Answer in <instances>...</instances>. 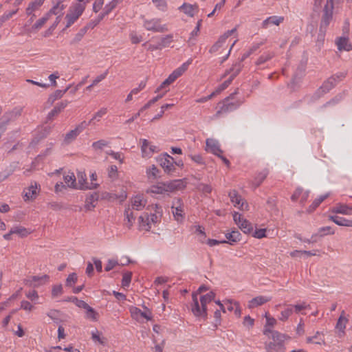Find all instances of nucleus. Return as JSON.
<instances>
[{
    "label": "nucleus",
    "instance_id": "obj_1",
    "mask_svg": "<svg viewBox=\"0 0 352 352\" xmlns=\"http://www.w3.org/2000/svg\"><path fill=\"white\" fill-rule=\"evenodd\" d=\"M263 334L267 336L272 341L265 344L267 352H285V341L290 339V337L285 333L273 329H263Z\"/></svg>",
    "mask_w": 352,
    "mask_h": 352
},
{
    "label": "nucleus",
    "instance_id": "obj_2",
    "mask_svg": "<svg viewBox=\"0 0 352 352\" xmlns=\"http://www.w3.org/2000/svg\"><path fill=\"white\" fill-rule=\"evenodd\" d=\"M237 94V91L230 94L228 97L226 98L223 100L218 103L219 110L214 114V118H218L222 114L227 113L236 109L241 104L240 101L230 102V99L234 98V96Z\"/></svg>",
    "mask_w": 352,
    "mask_h": 352
},
{
    "label": "nucleus",
    "instance_id": "obj_3",
    "mask_svg": "<svg viewBox=\"0 0 352 352\" xmlns=\"http://www.w3.org/2000/svg\"><path fill=\"white\" fill-rule=\"evenodd\" d=\"M333 0H327V3L323 10V15L321 19L320 31L325 32L331 21L333 19Z\"/></svg>",
    "mask_w": 352,
    "mask_h": 352
},
{
    "label": "nucleus",
    "instance_id": "obj_4",
    "mask_svg": "<svg viewBox=\"0 0 352 352\" xmlns=\"http://www.w3.org/2000/svg\"><path fill=\"white\" fill-rule=\"evenodd\" d=\"M85 6L83 4H76L66 14L67 24L65 28L70 27L83 13Z\"/></svg>",
    "mask_w": 352,
    "mask_h": 352
},
{
    "label": "nucleus",
    "instance_id": "obj_5",
    "mask_svg": "<svg viewBox=\"0 0 352 352\" xmlns=\"http://www.w3.org/2000/svg\"><path fill=\"white\" fill-rule=\"evenodd\" d=\"M241 69V64L237 63L233 65V67L229 70L227 71L224 75H227L228 74L232 72L230 78L225 80L222 84H221L217 89L212 93H215V96L220 94L222 91L226 89L232 82L233 79L239 74Z\"/></svg>",
    "mask_w": 352,
    "mask_h": 352
},
{
    "label": "nucleus",
    "instance_id": "obj_6",
    "mask_svg": "<svg viewBox=\"0 0 352 352\" xmlns=\"http://www.w3.org/2000/svg\"><path fill=\"white\" fill-rule=\"evenodd\" d=\"M88 126L89 123H87L86 121H83L79 124H78L74 129L71 130L70 131L67 133L64 138L65 144H69L72 143L74 140L76 139L78 135Z\"/></svg>",
    "mask_w": 352,
    "mask_h": 352
},
{
    "label": "nucleus",
    "instance_id": "obj_7",
    "mask_svg": "<svg viewBox=\"0 0 352 352\" xmlns=\"http://www.w3.org/2000/svg\"><path fill=\"white\" fill-rule=\"evenodd\" d=\"M192 312L196 317H201L206 319L207 318V308L206 307H203L201 304L199 305L197 294L193 293L192 294Z\"/></svg>",
    "mask_w": 352,
    "mask_h": 352
},
{
    "label": "nucleus",
    "instance_id": "obj_8",
    "mask_svg": "<svg viewBox=\"0 0 352 352\" xmlns=\"http://www.w3.org/2000/svg\"><path fill=\"white\" fill-rule=\"evenodd\" d=\"M345 77L344 74L340 75L332 76L324 82L322 85L319 88L318 91L325 94L331 90L336 85L338 80H342Z\"/></svg>",
    "mask_w": 352,
    "mask_h": 352
},
{
    "label": "nucleus",
    "instance_id": "obj_9",
    "mask_svg": "<svg viewBox=\"0 0 352 352\" xmlns=\"http://www.w3.org/2000/svg\"><path fill=\"white\" fill-rule=\"evenodd\" d=\"M144 27L149 31L155 32H164L167 30L166 25H161L160 19H151L146 20L144 23Z\"/></svg>",
    "mask_w": 352,
    "mask_h": 352
},
{
    "label": "nucleus",
    "instance_id": "obj_10",
    "mask_svg": "<svg viewBox=\"0 0 352 352\" xmlns=\"http://www.w3.org/2000/svg\"><path fill=\"white\" fill-rule=\"evenodd\" d=\"M228 196L230 199L231 202L234 204L235 207H237L241 210L248 208V204L243 199H242L241 196L238 193V192L236 190H231L229 192Z\"/></svg>",
    "mask_w": 352,
    "mask_h": 352
},
{
    "label": "nucleus",
    "instance_id": "obj_11",
    "mask_svg": "<svg viewBox=\"0 0 352 352\" xmlns=\"http://www.w3.org/2000/svg\"><path fill=\"white\" fill-rule=\"evenodd\" d=\"M48 275H43L42 276H32L24 280V283L31 287H38L41 285L45 284L49 280Z\"/></svg>",
    "mask_w": 352,
    "mask_h": 352
},
{
    "label": "nucleus",
    "instance_id": "obj_12",
    "mask_svg": "<svg viewBox=\"0 0 352 352\" xmlns=\"http://www.w3.org/2000/svg\"><path fill=\"white\" fill-rule=\"evenodd\" d=\"M160 166L164 168V171L167 173H170L175 170L174 162L175 160L173 157L168 154L159 159Z\"/></svg>",
    "mask_w": 352,
    "mask_h": 352
},
{
    "label": "nucleus",
    "instance_id": "obj_13",
    "mask_svg": "<svg viewBox=\"0 0 352 352\" xmlns=\"http://www.w3.org/2000/svg\"><path fill=\"white\" fill-rule=\"evenodd\" d=\"M236 31V28H234L232 30H228L226 32H225L219 38L218 41L210 47V49L209 50V52L210 54L217 52L223 46V43L226 42V40L230 36L234 34Z\"/></svg>",
    "mask_w": 352,
    "mask_h": 352
},
{
    "label": "nucleus",
    "instance_id": "obj_14",
    "mask_svg": "<svg viewBox=\"0 0 352 352\" xmlns=\"http://www.w3.org/2000/svg\"><path fill=\"white\" fill-rule=\"evenodd\" d=\"M78 182L79 184V188L81 190L96 189L99 186V184L97 183H88L87 182V176L85 172H79L78 173Z\"/></svg>",
    "mask_w": 352,
    "mask_h": 352
},
{
    "label": "nucleus",
    "instance_id": "obj_15",
    "mask_svg": "<svg viewBox=\"0 0 352 352\" xmlns=\"http://www.w3.org/2000/svg\"><path fill=\"white\" fill-rule=\"evenodd\" d=\"M68 102L67 100L61 101L57 103L53 109L47 116V122L52 121L58 115L62 112L65 108L67 106Z\"/></svg>",
    "mask_w": 352,
    "mask_h": 352
},
{
    "label": "nucleus",
    "instance_id": "obj_16",
    "mask_svg": "<svg viewBox=\"0 0 352 352\" xmlns=\"http://www.w3.org/2000/svg\"><path fill=\"white\" fill-rule=\"evenodd\" d=\"M206 150L217 156H220V153H223V151L221 149L219 142L214 139H207L206 142Z\"/></svg>",
    "mask_w": 352,
    "mask_h": 352
},
{
    "label": "nucleus",
    "instance_id": "obj_17",
    "mask_svg": "<svg viewBox=\"0 0 352 352\" xmlns=\"http://www.w3.org/2000/svg\"><path fill=\"white\" fill-rule=\"evenodd\" d=\"M157 148V146L154 145H150V143L147 140H142L141 150L143 157H151L154 153L158 152Z\"/></svg>",
    "mask_w": 352,
    "mask_h": 352
},
{
    "label": "nucleus",
    "instance_id": "obj_18",
    "mask_svg": "<svg viewBox=\"0 0 352 352\" xmlns=\"http://www.w3.org/2000/svg\"><path fill=\"white\" fill-rule=\"evenodd\" d=\"M166 187V191L173 192L175 190H182L185 188L186 185L182 179L173 180L170 182L163 183Z\"/></svg>",
    "mask_w": 352,
    "mask_h": 352
},
{
    "label": "nucleus",
    "instance_id": "obj_19",
    "mask_svg": "<svg viewBox=\"0 0 352 352\" xmlns=\"http://www.w3.org/2000/svg\"><path fill=\"white\" fill-rule=\"evenodd\" d=\"M336 44L339 51H351L352 50V45L349 42V39L346 36H340L336 38Z\"/></svg>",
    "mask_w": 352,
    "mask_h": 352
},
{
    "label": "nucleus",
    "instance_id": "obj_20",
    "mask_svg": "<svg viewBox=\"0 0 352 352\" xmlns=\"http://www.w3.org/2000/svg\"><path fill=\"white\" fill-rule=\"evenodd\" d=\"M335 233L333 229L331 226H326L320 228L318 230V233L313 234L310 240H308V243H314L317 241V237H322L327 234H333Z\"/></svg>",
    "mask_w": 352,
    "mask_h": 352
},
{
    "label": "nucleus",
    "instance_id": "obj_21",
    "mask_svg": "<svg viewBox=\"0 0 352 352\" xmlns=\"http://www.w3.org/2000/svg\"><path fill=\"white\" fill-rule=\"evenodd\" d=\"M99 195L97 192L90 194L85 199V208L87 210H91L96 207V203L98 201Z\"/></svg>",
    "mask_w": 352,
    "mask_h": 352
},
{
    "label": "nucleus",
    "instance_id": "obj_22",
    "mask_svg": "<svg viewBox=\"0 0 352 352\" xmlns=\"http://www.w3.org/2000/svg\"><path fill=\"white\" fill-rule=\"evenodd\" d=\"M285 18L283 16H272L267 18L262 23V28L264 29L267 28L270 24H273L275 25H279L281 23L284 21Z\"/></svg>",
    "mask_w": 352,
    "mask_h": 352
},
{
    "label": "nucleus",
    "instance_id": "obj_23",
    "mask_svg": "<svg viewBox=\"0 0 352 352\" xmlns=\"http://www.w3.org/2000/svg\"><path fill=\"white\" fill-rule=\"evenodd\" d=\"M162 214L158 215L157 214H151L150 216L148 214H145L144 215H142L139 217V220L141 223L145 222L146 226H148V230L151 227L149 226L150 222L153 223H157L159 221V219L161 217Z\"/></svg>",
    "mask_w": 352,
    "mask_h": 352
},
{
    "label": "nucleus",
    "instance_id": "obj_24",
    "mask_svg": "<svg viewBox=\"0 0 352 352\" xmlns=\"http://www.w3.org/2000/svg\"><path fill=\"white\" fill-rule=\"evenodd\" d=\"M271 300V298L266 296H256L249 301L248 307L252 309L257 306H261Z\"/></svg>",
    "mask_w": 352,
    "mask_h": 352
},
{
    "label": "nucleus",
    "instance_id": "obj_25",
    "mask_svg": "<svg viewBox=\"0 0 352 352\" xmlns=\"http://www.w3.org/2000/svg\"><path fill=\"white\" fill-rule=\"evenodd\" d=\"M332 212L352 215V207L346 204H337L331 209Z\"/></svg>",
    "mask_w": 352,
    "mask_h": 352
},
{
    "label": "nucleus",
    "instance_id": "obj_26",
    "mask_svg": "<svg viewBox=\"0 0 352 352\" xmlns=\"http://www.w3.org/2000/svg\"><path fill=\"white\" fill-rule=\"evenodd\" d=\"M37 185L35 183L34 185H31L29 188L25 189L24 190V199L25 201L28 200H34L36 199L37 195Z\"/></svg>",
    "mask_w": 352,
    "mask_h": 352
},
{
    "label": "nucleus",
    "instance_id": "obj_27",
    "mask_svg": "<svg viewBox=\"0 0 352 352\" xmlns=\"http://www.w3.org/2000/svg\"><path fill=\"white\" fill-rule=\"evenodd\" d=\"M45 0H34L32 1L26 8L25 12L27 15H31L32 13L41 8Z\"/></svg>",
    "mask_w": 352,
    "mask_h": 352
},
{
    "label": "nucleus",
    "instance_id": "obj_28",
    "mask_svg": "<svg viewBox=\"0 0 352 352\" xmlns=\"http://www.w3.org/2000/svg\"><path fill=\"white\" fill-rule=\"evenodd\" d=\"M190 62L187 61L182 65L181 67L176 69L170 75V77L175 81L177 78L181 76L188 69Z\"/></svg>",
    "mask_w": 352,
    "mask_h": 352
},
{
    "label": "nucleus",
    "instance_id": "obj_29",
    "mask_svg": "<svg viewBox=\"0 0 352 352\" xmlns=\"http://www.w3.org/2000/svg\"><path fill=\"white\" fill-rule=\"evenodd\" d=\"M329 219L338 226L352 227V220H349L338 216L331 215L329 217Z\"/></svg>",
    "mask_w": 352,
    "mask_h": 352
},
{
    "label": "nucleus",
    "instance_id": "obj_30",
    "mask_svg": "<svg viewBox=\"0 0 352 352\" xmlns=\"http://www.w3.org/2000/svg\"><path fill=\"white\" fill-rule=\"evenodd\" d=\"M198 6L197 4L191 5L184 3L179 9L189 16L192 17L194 16L195 10H198Z\"/></svg>",
    "mask_w": 352,
    "mask_h": 352
},
{
    "label": "nucleus",
    "instance_id": "obj_31",
    "mask_svg": "<svg viewBox=\"0 0 352 352\" xmlns=\"http://www.w3.org/2000/svg\"><path fill=\"white\" fill-rule=\"evenodd\" d=\"M131 203L132 209L140 210L145 206L146 201H144L143 198L141 196H135L132 199Z\"/></svg>",
    "mask_w": 352,
    "mask_h": 352
},
{
    "label": "nucleus",
    "instance_id": "obj_32",
    "mask_svg": "<svg viewBox=\"0 0 352 352\" xmlns=\"http://www.w3.org/2000/svg\"><path fill=\"white\" fill-rule=\"evenodd\" d=\"M241 236V234L238 230H233L230 233L226 234V239L228 240V243H229L230 245H232L233 243L239 241Z\"/></svg>",
    "mask_w": 352,
    "mask_h": 352
},
{
    "label": "nucleus",
    "instance_id": "obj_33",
    "mask_svg": "<svg viewBox=\"0 0 352 352\" xmlns=\"http://www.w3.org/2000/svg\"><path fill=\"white\" fill-rule=\"evenodd\" d=\"M22 108H14L11 111L7 112L3 115L4 119H8L10 122L11 120L15 119L21 115Z\"/></svg>",
    "mask_w": 352,
    "mask_h": 352
},
{
    "label": "nucleus",
    "instance_id": "obj_34",
    "mask_svg": "<svg viewBox=\"0 0 352 352\" xmlns=\"http://www.w3.org/2000/svg\"><path fill=\"white\" fill-rule=\"evenodd\" d=\"M166 187H164V185L162 183L159 185H153L151 186V188L148 189L146 192L151 194H164L166 192Z\"/></svg>",
    "mask_w": 352,
    "mask_h": 352
},
{
    "label": "nucleus",
    "instance_id": "obj_35",
    "mask_svg": "<svg viewBox=\"0 0 352 352\" xmlns=\"http://www.w3.org/2000/svg\"><path fill=\"white\" fill-rule=\"evenodd\" d=\"M215 297V294L213 292H210L206 295L201 296L200 298V303L203 307H206L208 303H210L212 300H214Z\"/></svg>",
    "mask_w": 352,
    "mask_h": 352
},
{
    "label": "nucleus",
    "instance_id": "obj_36",
    "mask_svg": "<svg viewBox=\"0 0 352 352\" xmlns=\"http://www.w3.org/2000/svg\"><path fill=\"white\" fill-rule=\"evenodd\" d=\"M65 6L63 3H60V1L56 2V5L53 6V8L47 13L49 14L50 17L52 14L58 15L60 14L62 10L64 9Z\"/></svg>",
    "mask_w": 352,
    "mask_h": 352
},
{
    "label": "nucleus",
    "instance_id": "obj_37",
    "mask_svg": "<svg viewBox=\"0 0 352 352\" xmlns=\"http://www.w3.org/2000/svg\"><path fill=\"white\" fill-rule=\"evenodd\" d=\"M70 300L76 303V305L80 308H83L87 311L93 312L91 307L84 300H78L76 297H72L69 298Z\"/></svg>",
    "mask_w": 352,
    "mask_h": 352
},
{
    "label": "nucleus",
    "instance_id": "obj_38",
    "mask_svg": "<svg viewBox=\"0 0 352 352\" xmlns=\"http://www.w3.org/2000/svg\"><path fill=\"white\" fill-rule=\"evenodd\" d=\"M274 56L273 52H267L262 54L256 61V65H260L272 59Z\"/></svg>",
    "mask_w": 352,
    "mask_h": 352
},
{
    "label": "nucleus",
    "instance_id": "obj_39",
    "mask_svg": "<svg viewBox=\"0 0 352 352\" xmlns=\"http://www.w3.org/2000/svg\"><path fill=\"white\" fill-rule=\"evenodd\" d=\"M239 227L245 234H250L253 230L252 224L246 219L242 220Z\"/></svg>",
    "mask_w": 352,
    "mask_h": 352
},
{
    "label": "nucleus",
    "instance_id": "obj_40",
    "mask_svg": "<svg viewBox=\"0 0 352 352\" xmlns=\"http://www.w3.org/2000/svg\"><path fill=\"white\" fill-rule=\"evenodd\" d=\"M173 42V36L169 34L161 38V41L158 43L160 49L169 47Z\"/></svg>",
    "mask_w": 352,
    "mask_h": 352
},
{
    "label": "nucleus",
    "instance_id": "obj_41",
    "mask_svg": "<svg viewBox=\"0 0 352 352\" xmlns=\"http://www.w3.org/2000/svg\"><path fill=\"white\" fill-rule=\"evenodd\" d=\"M124 214L126 219H127L126 226L129 228H130L135 221V217H134L133 213L130 208L126 209Z\"/></svg>",
    "mask_w": 352,
    "mask_h": 352
},
{
    "label": "nucleus",
    "instance_id": "obj_42",
    "mask_svg": "<svg viewBox=\"0 0 352 352\" xmlns=\"http://www.w3.org/2000/svg\"><path fill=\"white\" fill-rule=\"evenodd\" d=\"M293 309L292 308V305H289V307L285 309V310L280 312V316L279 317V320L281 321H286L289 317L292 314Z\"/></svg>",
    "mask_w": 352,
    "mask_h": 352
},
{
    "label": "nucleus",
    "instance_id": "obj_43",
    "mask_svg": "<svg viewBox=\"0 0 352 352\" xmlns=\"http://www.w3.org/2000/svg\"><path fill=\"white\" fill-rule=\"evenodd\" d=\"M100 334L97 329L91 333V338L94 342H98L100 344L104 345L106 343L105 338H100Z\"/></svg>",
    "mask_w": 352,
    "mask_h": 352
},
{
    "label": "nucleus",
    "instance_id": "obj_44",
    "mask_svg": "<svg viewBox=\"0 0 352 352\" xmlns=\"http://www.w3.org/2000/svg\"><path fill=\"white\" fill-rule=\"evenodd\" d=\"M319 335H320V332L317 331L315 336H314L312 337H308L307 338V343L312 342V343H314L316 344H325L324 340L318 338Z\"/></svg>",
    "mask_w": 352,
    "mask_h": 352
},
{
    "label": "nucleus",
    "instance_id": "obj_45",
    "mask_svg": "<svg viewBox=\"0 0 352 352\" xmlns=\"http://www.w3.org/2000/svg\"><path fill=\"white\" fill-rule=\"evenodd\" d=\"M107 113V108H102L100 109L98 112H96L93 118L90 120L89 122H87V123H89V125L94 122V120H97L98 121L100 120V118H101L103 116H104Z\"/></svg>",
    "mask_w": 352,
    "mask_h": 352
},
{
    "label": "nucleus",
    "instance_id": "obj_46",
    "mask_svg": "<svg viewBox=\"0 0 352 352\" xmlns=\"http://www.w3.org/2000/svg\"><path fill=\"white\" fill-rule=\"evenodd\" d=\"M266 318V324L264 327V329H272V328L276 324L277 321L276 320L273 318L267 316V314H265Z\"/></svg>",
    "mask_w": 352,
    "mask_h": 352
},
{
    "label": "nucleus",
    "instance_id": "obj_47",
    "mask_svg": "<svg viewBox=\"0 0 352 352\" xmlns=\"http://www.w3.org/2000/svg\"><path fill=\"white\" fill-rule=\"evenodd\" d=\"M132 278V272H126L124 273L122 280V286L123 287H129Z\"/></svg>",
    "mask_w": 352,
    "mask_h": 352
},
{
    "label": "nucleus",
    "instance_id": "obj_48",
    "mask_svg": "<svg viewBox=\"0 0 352 352\" xmlns=\"http://www.w3.org/2000/svg\"><path fill=\"white\" fill-rule=\"evenodd\" d=\"M346 322L347 319L344 318L342 316H340L336 324V329L340 331L342 333H344Z\"/></svg>",
    "mask_w": 352,
    "mask_h": 352
},
{
    "label": "nucleus",
    "instance_id": "obj_49",
    "mask_svg": "<svg viewBox=\"0 0 352 352\" xmlns=\"http://www.w3.org/2000/svg\"><path fill=\"white\" fill-rule=\"evenodd\" d=\"M267 175V171H263L259 173L257 176L255 177L254 183L256 184V187H258L261 185V184L265 180Z\"/></svg>",
    "mask_w": 352,
    "mask_h": 352
},
{
    "label": "nucleus",
    "instance_id": "obj_50",
    "mask_svg": "<svg viewBox=\"0 0 352 352\" xmlns=\"http://www.w3.org/2000/svg\"><path fill=\"white\" fill-rule=\"evenodd\" d=\"M328 197V194L321 195L319 198L316 199L312 204L310 206L311 210H314L319 205L325 200Z\"/></svg>",
    "mask_w": 352,
    "mask_h": 352
},
{
    "label": "nucleus",
    "instance_id": "obj_51",
    "mask_svg": "<svg viewBox=\"0 0 352 352\" xmlns=\"http://www.w3.org/2000/svg\"><path fill=\"white\" fill-rule=\"evenodd\" d=\"M11 233L17 234L21 236H26L29 234L27 229L23 227H16L11 229Z\"/></svg>",
    "mask_w": 352,
    "mask_h": 352
},
{
    "label": "nucleus",
    "instance_id": "obj_52",
    "mask_svg": "<svg viewBox=\"0 0 352 352\" xmlns=\"http://www.w3.org/2000/svg\"><path fill=\"white\" fill-rule=\"evenodd\" d=\"M50 19L49 14H46L44 16L39 19L33 25L34 29H40Z\"/></svg>",
    "mask_w": 352,
    "mask_h": 352
},
{
    "label": "nucleus",
    "instance_id": "obj_53",
    "mask_svg": "<svg viewBox=\"0 0 352 352\" xmlns=\"http://www.w3.org/2000/svg\"><path fill=\"white\" fill-rule=\"evenodd\" d=\"M77 281V275L76 273L70 274L66 279V286L72 287Z\"/></svg>",
    "mask_w": 352,
    "mask_h": 352
},
{
    "label": "nucleus",
    "instance_id": "obj_54",
    "mask_svg": "<svg viewBox=\"0 0 352 352\" xmlns=\"http://www.w3.org/2000/svg\"><path fill=\"white\" fill-rule=\"evenodd\" d=\"M64 181L69 187H74L76 184V177L74 174L64 177Z\"/></svg>",
    "mask_w": 352,
    "mask_h": 352
},
{
    "label": "nucleus",
    "instance_id": "obj_55",
    "mask_svg": "<svg viewBox=\"0 0 352 352\" xmlns=\"http://www.w3.org/2000/svg\"><path fill=\"white\" fill-rule=\"evenodd\" d=\"M198 190L202 192L203 193H210L212 192V187L210 185L206 184H199L197 186Z\"/></svg>",
    "mask_w": 352,
    "mask_h": 352
},
{
    "label": "nucleus",
    "instance_id": "obj_56",
    "mask_svg": "<svg viewBox=\"0 0 352 352\" xmlns=\"http://www.w3.org/2000/svg\"><path fill=\"white\" fill-rule=\"evenodd\" d=\"M158 173L159 169L155 165H153L148 170H147V175L149 178H156Z\"/></svg>",
    "mask_w": 352,
    "mask_h": 352
},
{
    "label": "nucleus",
    "instance_id": "obj_57",
    "mask_svg": "<svg viewBox=\"0 0 352 352\" xmlns=\"http://www.w3.org/2000/svg\"><path fill=\"white\" fill-rule=\"evenodd\" d=\"M107 154L111 155L115 160H118L120 163L122 164L124 162V156L122 153L111 151L109 152H107Z\"/></svg>",
    "mask_w": 352,
    "mask_h": 352
},
{
    "label": "nucleus",
    "instance_id": "obj_58",
    "mask_svg": "<svg viewBox=\"0 0 352 352\" xmlns=\"http://www.w3.org/2000/svg\"><path fill=\"white\" fill-rule=\"evenodd\" d=\"M85 30H80L75 35L73 40L71 41L72 44H76L78 42H80L83 36H85Z\"/></svg>",
    "mask_w": 352,
    "mask_h": 352
},
{
    "label": "nucleus",
    "instance_id": "obj_59",
    "mask_svg": "<svg viewBox=\"0 0 352 352\" xmlns=\"http://www.w3.org/2000/svg\"><path fill=\"white\" fill-rule=\"evenodd\" d=\"M63 294V287L61 285H54L52 287V296L57 297Z\"/></svg>",
    "mask_w": 352,
    "mask_h": 352
},
{
    "label": "nucleus",
    "instance_id": "obj_60",
    "mask_svg": "<svg viewBox=\"0 0 352 352\" xmlns=\"http://www.w3.org/2000/svg\"><path fill=\"white\" fill-rule=\"evenodd\" d=\"M153 2L159 10L164 11L166 9L167 3L165 0H153Z\"/></svg>",
    "mask_w": 352,
    "mask_h": 352
},
{
    "label": "nucleus",
    "instance_id": "obj_61",
    "mask_svg": "<svg viewBox=\"0 0 352 352\" xmlns=\"http://www.w3.org/2000/svg\"><path fill=\"white\" fill-rule=\"evenodd\" d=\"M109 177L110 178L114 179L117 177L118 175V168L116 165H111L108 170Z\"/></svg>",
    "mask_w": 352,
    "mask_h": 352
},
{
    "label": "nucleus",
    "instance_id": "obj_62",
    "mask_svg": "<svg viewBox=\"0 0 352 352\" xmlns=\"http://www.w3.org/2000/svg\"><path fill=\"white\" fill-rule=\"evenodd\" d=\"M107 145V142L104 140H100L95 142L92 144V146L94 149H102V148Z\"/></svg>",
    "mask_w": 352,
    "mask_h": 352
},
{
    "label": "nucleus",
    "instance_id": "obj_63",
    "mask_svg": "<svg viewBox=\"0 0 352 352\" xmlns=\"http://www.w3.org/2000/svg\"><path fill=\"white\" fill-rule=\"evenodd\" d=\"M118 5L117 0L111 1L109 4L106 5L104 11L109 14Z\"/></svg>",
    "mask_w": 352,
    "mask_h": 352
},
{
    "label": "nucleus",
    "instance_id": "obj_64",
    "mask_svg": "<svg viewBox=\"0 0 352 352\" xmlns=\"http://www.w3.org/2000/svg\"><path fill=\"white\" fill-rule=\"evenodd\" d=\"M178 208H183V202L180 198H175L173 201L172 209L179 210Z\"/></svg>",
    "mask_w": 352,
    "mask_h": 352
}]
</instances>
